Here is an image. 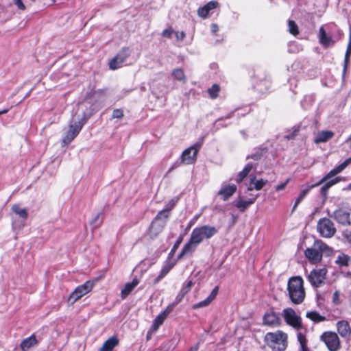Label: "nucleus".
<instances>
[{
    "mask_svg": "<svg viewBox=\"0 0 351 351\" xmlns=\"http://www.w3.org/2000/svg\"><path fill=\"white\" fill-rule=\"evenodd\" d=\"M350 164L351 157L348 158L339 165L330 171L319 182L311 186L308 185L305 189L302 190L298 197L295 199L293 207V211L297 208V206L303 200L304 197L308 193L311 189L322 184H324V185L320 189V194L323 198V201L325 202L327 199V194L329 189L334 184L342 180V178L340 177H336L335 178H332L338 173H341Z\"/></svg>",
    "mask_w": 351,
    "mask_h": 351,
    "instance_id": "1",
    "label": "nucleus"
},
{
    "mask_svg": "<svg viewBox=\"0 0 351 351\" xmlns=\"http://www.w3.org/2000/svg\"><path fill=\"white\" fill-rule=\"evenodd\" d=\"M333 250L326 243L320 239H317L311 247L304 251V256L311 264L319 263L322 261L324 255L330 256L332 254Z\"/></svg>",
    "mask_w": 351,
    "mask_h": 351,
    "instance_id": "2",
    "label": "nucleus"
},
{
    "mask_svg": "<svg viewBox=\"0 0 351 351\" xmlns=\"http://www.w3.org/2000/svg\"><path fill=\"white\" fill-rule=\"evenodd\" d=\"M287 290L291 301L295 304H301L305 298L304 281L300 276H293L289 278Z\"/></svg>",
    "mask_w": 351,
    "mask_h": 351,
    "instance_id": "3",
    "label": "nucleus"
},
{
    "mask_svg": "<svg viewBox=\"0 0 351 351\" xmlns=\"http://www.w3.org/2000/svg\"><path fill=\"white\" fill-rule=\"evenodd\" d=\"M287 335L280 330L266 334L265 340L275 351H283L287 348Z\"/></svg>",
    "mask_w": 351,
    "mask_h": 351,
    "instance_id": "4",
    "label": "nucleus"
},
{
    "mask_svg": "<svg viewBox=\"0 0 351 351\" xmlns=\"http://www.w3.org/2000/svg\"><path fill=\"white\" fill-rule=\"evenodd\" d=\"M217 229L214 226H202L195 228L193 230L191 237L198 244L201 243L204 239H209L217 233Z\"/></svg>",
    "mask_w": 351,
    "mask_h": 351,
    "instance_id": "5",
    "label": "nucleus"
},
{
    "mask_svg": "<svg viewBox=\"0 0 351 351\" xmlns=\"http://www.w3.org/2000/svg\"><path fill=\"white\" fill-rule=\"evenodd\" d=\"M316 228L319 235L324 238H332L337 232L335 223L327 217L319 219Z\"/></svg>",
    "mask_w": 351,
    "mask_h": 351,
    "instance_id": "6",
    "label": "nucleus"
},
{
    "mask_svg": "<svg viewBox=\"0 0 351 351\" xmlns=\"http://www.w3.org/2000/svg\"><path fill=\"white\" fill-rule=\"evenodd\" d=\"M282 315L285 322L297 330L303 328L302 318L297 315L292 308H287L282 311Z\"/></svg>",
    "mask_w": 351,
    "mask_h": 351,
    "instance_id": "7",
    "label": "nucleus"
},
{
    "mask_svg": "<svg viewBox=\"0 0 351 351\" xmlns=\"http://www.w3.org/2000/svg\"><path fill=\"white\" fill-rule=\"evenodd\" d=\"M93 286H94L93 282L90 281V280H88L83 285L78 286L69 295V298H68V302H70L71 304H73L75 302H77L82 297H83L88 293L90 292Z\"/></svg>",
    "mask_w": 351,
    "mask_h": 351,
    "instance_id": "8",
    "label": "nucleus"
},
{
    "mask_svg": "<svg viewBox=\"0 0 351 351\" xmlns=\"http://www.w3.org/2000/svg\"><path fill=\"white\" fill-rule=\"evenodd\" d=\"M326 275V268L314 269L308 275L307 279L313 287L317 288L325 283Z\"/></svg>",
    "mask_w": 351,
    "mask_h": 351,
    "instance_id": "9",
    "label": "nucleus"
},
{
    "mask_svg": "<svg viewBox=\"0 0 351 351\" xmlns=\"http://www.w3.org/2000/svg\"><path fill=\"white\" fill-rule=\"evenodd\" d=\"M130 56V50L128 47H123L119 53L110 61L109 68L116 70L120 68L125 60Z\"/></svg>",
    "mask_w": 351,
    "mask_h": 351,
    "instance_id": "10",
    "label": "nucleus"
},
{
    "mask_svg": "<svg viewBox=\"0 0 351 351\" xmlns=\"http://www.w3.org/2000/svg\"><path fill=\"white\" fill-rule=\"evenodd\" d=\"M321 338L330 351H337L339 349L340 341L335 332H325Z\"/></svg>",
    "mask_w": 351,
    "mask_h": 351,
    "instance_id": "11",
    "label": "nucleus"
},
{
    "mask_svg": "<svg viewBox=\"0 0 351 351\" xmlns=\"http://www.w3.org/2000/svg\"><path fill=\"white\" fill-rule=\"evenodd\" d=\"M84 124V123L82 121L76 122L74 124H71L63 138V143L64 144L70 143L78 135Z\"/></svg>",
    "mask_w": 351,
    "mask_h": 351,
    "instance_id": "12",
    "label": "nucleus"
},
{
    "mask_svg": "<svg viewBox=\"0 0 351 351\" xmlns=\"http://www.w3.org/2000/svg\"><path fill=\"white\" fill-rule=\"evenodd\" d=\"M328 215L339 224L343 226H350L351 224L350 213L343 209L336 210L331 214L328 211Z\"/></svg>",
    "mask_w": 351,
    "mask_h": 351,
    "instance_id": "13",
    "label": "nucleus"
},
{
    "mask_svg": "<svg viewBox=\"0 0 351 351\" xmlns=\"http://www.w3.org/2000/svg\"><path fill=\"white\" fill-rule=\"evenodd\" d=\"M198 245L199 244L190 237L189 241L184 245L180 254L178 255V259H181L186 255L191 256Z\"/></svg>",
    "mask_w": 351,
    "mask_h": 351,
    "instance_id": "14",
    "label": "nucleus"
},
{
    "mask_svg": "<svg viewBox=\"0 0 351 351\" xmlns=\"http://www.w3.org/2000/svg\"><path fill=\"white\" fill-rule=\"evenodd\" d=\"M237 187L235 184H228L221 187L217 195H220L223 201L228 200L237 191Z\"/></svg>",
    "mask_w": 351,
    "mask_h": 351,
    "instance_id": "15",
    "label": "nucleus"
},
{
    "mask_svg": "<svg viewBox=\"0 0 351 351\" xmlns=\"http://www.w3.org/2000/svg\"><path fill=\"white\" fill-rule=\"evenodd\" d=\"M319 43L324 47L327 48L330 45L335 44V41L332 40L330 36H328L326 30L323 26H321L319 29Z\"/></svg>",
    "mask_w": 351,
    "mask_h": 351,
    "instance_id": "16",
    "label": "nucleus"
},
{
    "mask_svg": "<svg viewBox=\"0 0 351 351\" xmlns=\"http://www.w3.org/2000/svg\"><path fill=\"white\" fill-rule=\"evenodd\" d=\"M165 223H159L158 221L154 219L149 226L148 234L152 239L156 238L163 230Z\"/></svg>",
    "mask_w": 351,
    "mask_h": 351,
    "instance_id": "17",
    "label": "nucleus"
},
{
    "mask_svg": "<svg viewBox=\"0 0 351 351\" xmlns=\"http://www.w3.org/2000/svg\"><path fill=\"white\" fill-rule=\"evenodd\" d=\"M263 323L270 326H277L280 324V319L277 313L271 311L265 314L263 317Z\"/></svg>",
    "mask_w": 351,
    "mask_h": 351,
    "instance_id": "18",
    "label": "nucleus"
},
{
    "mask_svg": "<svg viewBox=\"0 0 351 351\" xmlns=\"http://www.w3.org/2000/svg\"><path fill=\"white\" fill-rule=\"evenodd\" d=\"M218 5L219 3L217 1H210L203 7L199 8L197 10V14L200 17L206 19L208 16L210 11L215 9Z\"/></svg>",
    "mask_w": 351,
    "mask_h": 351,
    "instance_id": "19",
    "label": "nucleus"
},
{
    "mask_svg": "<svg viewBox=\"0 0 351 351\" xmlns=\"http://www.w3.org/2000/svg\"><path fill=\"white\" fill-rule=\"evenodd\" d=\"M337 331L342 337H350L351 335V327L348 321H339L337 324Z\"/></svg>",
    "mask_w": 351,
    "mask_h": 351,
    "instance_id": "20",
    "label": "nucleus"
},
{
    "mask_svg": "<svg viewBox=\"0 0 351 351\" xmlns=\"http://www.w3.org/2000/svg\"><path fill=\"white\" fill-rule=\"evenodd\" d=\"M334 136V132L330 130H322L318 132L316 134L314 143L319 144L320 143H325L331 139Z\"/></svg>",
    "mask_w": 351,
    "mask_h": 351,
    "instance_id": "21",
    "label": "nucleus"
},
{
    "mask_svg": "<svg viewBox=\"0 0 351 351\" xmlns=\"http://www.w3.org/2000/svg\"><path fill=\"white\" fill-rule=\"evenodd\" d=\"M119 343V339L118 337L117 336H112L103 343L99 351H112Z\"/></svg>",
    "mask_w": 351,
    "mask_h": 351,
    "instance_id": "22",
    "label": "nucleus"
},
{
    "mask_svg": "<svg viewBox=\"0 0 351 351\" xmlns=\"http://www.w3.org/2000/svg\"><path fill=\"white\" fill-rule=\"evenodd\" d=\"M139 280L135 277L131 282L126 283L121 289V295L123 299L125 298L133 289L138 285Z\"/></svg>",
    "mask_w": 351,
    "mask_h": 351,
    "instance_id": "23",
    "label": "nucleus"
},
{
    "mask_svg": "<svg viewBox=\"0 0 351 351\" xmlns=\"http://www.w3.org/2000/svg\"><path fill=\"white\" fill-rule=\"evenodd\" d=\"M38 344V341L34 335L23 339L21 343L20 347L23 351H27L30 348Z\"/></svg>",
    "mask_w": 351,
    "mask_h": 351,
    "instance_id": "24",
    "label": "nucleus"
},
{
    "mask_svg": "<svg viewBox=\"0 0 351 351\" xmlns=\"http://www.w3.org/2000/svg\"><path fill=\"white\" fill-rule=\"evenodd\" d=\"M176 263L174 262H167L161 269L159 275L154 280V283L155 285L158 283L171 271V269L174 267Z\"/></svg>",
    "mask_w": 351,
    "mask_h": 351,
    "instance_id": "25",
    "label": "nucleus"
},
{
    "mask_svg": "<svg viewBox=\"0 0 351 351\" xmlns=\"http://www.w3.org/2000/svg\"><path fill=\"white\" fill-rule=\"evenodd\" d=\"M351 262V257L346 254H341L337 256V260L335 261L336 264H337L340 267H348Z\"/></svg>",
    "mask_w": 351,
    "mask_h": 351,
    "instance_id": "26",
    "label": "nucleus"
},
{
    "mask_svg": "<svg viewBox=\"0 0 351 351\" xmlns=\"http://www.w3.org/2000/svg\"><path fill=\"white\" fill-rule=\"evenodd\" d=\"M256 197H254L252 199H250L249 200H243V199H239V201H237V202L235 204V206L237 208H238L240 211L241 212H243L245 210V209L251 204H252L255 200H256Z\"/></svg>",
    "mask_w": 351,
    "mask_h": 351,
    "instance_id": "27",
    "label": "nucleus"
},
{
    "mask_svg": "<svg viewBox=\"0 0 351 351\" xmlns=\"http://www.w3.org/2000/svg\"><path fill=\"white\" fill-rule=\"evenodd\" d=\"M267 180L264 181L263 179H261L259 180H256L255 178H251L250 180V185L248 187L249 191H252L254 189L256 190H261L266 184Z\"/></svg>",
    "mask_w": 351,
    "mask_h": 351,
    "instance_id": "28",
    "label": "nucleus"
},
{
    "mask_svg": "<svg viewBox=\"0 0 351 351\" xmlns=\"http://www.w3.org/2000/svg\"><path fill=\"white\" fill-rule=\"evenodd\" d=\"M172 76L178 81L182 82L183 84L186 83V77L184 74L183 69H175L172 73Z\"/></svg>",
    "mask_w": 351,
    "mask_h": 351,
    "instance_id": "29",
    "label": "nucleus"
},
{
    "mask_svg": "<svg viewBox=\"0 0 351 351\" xmlns=\"http://www.w3.org/2000/svg\"><path fill=\"white\" fill-rule=\"evenodd\" d=\"M306 317L316 323L324 322L326 320V317L324 316L321 315L317 311L307 312Z\"/></svg>",
    "mask_w": 351,
    "mask_h": 351,
    "instance_id": "30",
    "label": "nucleus"
},
{
    "mask_svg": "<svg viewBox=\"0 0 351 351\" xmlns=\"http://www.w3.org/2000/svg\"><path fill=\"white\" fill-rule=\"evenodd\" d=\"M252 164H247L242 171H241L236 178V182L238 183L241 182L245 178L247 177L248 173L250 172V171L252 169Z\"/></svg>",
    "mask_w": 351,
    "mask_h": 351,
    "instance_id": "31",
    "label": "nucleus"
},
{
    "mask_svg": "<svg viewBox=\"0 0 351 351\" xmlns=\"http://www.w3.org/2000/svg\"><path fill=\"white\" fill-rule=\"evenodd\" d=\"M298 340L300 345V348L299 351H310L307 346V339L304 334L298 332Z\"/></svg>",
    "mask_w": 351,
    "mask_h": 351,
    "instance_id": "32",
    "label": "nucleus"
},
{
    "mask_svg": "<svg viewBox=\"0 0 351 351\" xmlns=\"http://www.w3.org/2000/svg\"><path fill=\"white\" fill-rule=\"evenodd\" d=\"M221 88L219 84H214L213 86L208 89V93L209 97L212 99H215L218 97Z\"/></svg>",
    "mask_w": 351,
    "mask_h": 351,
    "instance_id": "33",
    "label": "nucleus"
},
{
    "mask_svg": "<svg viewBox=\"0 0 351 351\" xmlns=\"http://www.w3.org/2000/svg\"><path fill=\"white\" fill-rule=\"evenodd\" d=\"M351 56V29L350 31V35H349V42L347 46V49L345 53V58H344V69H346L348 64L350 61V58Z\"/></svg>",
    "mask_w": 351,
    "mask_h": 351,
    "instance_id": "34",
    "label": "nucleus"
},
{
    "mask_svg": "<svg viewBox=\"0 0 351 351\" xmlns=\"http://www.w3.org/2000/svg\"><path fill=\"white\" fill-rule=\"evenodd\" d=\"M12 210L13 212H14L16 215H19L23 219H27L28 214L27 211L25 208H21L20 206L17 204H14L12 207Z\"/></svg>",
    "mask_w": 351,
    "mask_h": 351,
    "instance_id": "35",
    "label": "nucleus"
},
{
    "mask_svg": "<svg viewBox=\"0 0 351 351\" xmlns=\"http://www.w3.org/2000/svg\"><path fill=\"white\" fill-rule=\"evenodd\" d=\"M202 147V143L197 142L194 145H191V147L185 149L182 154H197L199 151L200 148Z\"/></svg>",
    "mask_w": 351,
    "mask_h": 351,
    "instance_id": "36",
    "label": "nucleus"
},
{
    "mask_svg": "<svg viewBox=\"0 0 351 351\" xmlns=\"http://www.w3.org/2000/svg\"><path fill=\"white\" fill-rule=\"evenodd\" d=\"M180 159V164H193L196 160V155H181Z\"/></svg>",
    "mask_w": 351,
    "mask_h": 351,
    "instance_id": "37",
    "label": "nucleus"
},
{
    "mask_svg": "<svg viewBox=\"0 0 351 351\" xmlns=\"http://www.w3.org/2000/svg\"><path fill=\"white\" fill-rule=\"evenodd\" d=\"M193 285V282L192 280H189L186 285L182 288L179 293V295L177 297V299H178V302H180L181 300L184 298V296L190 291L191 287Z\"/></svg>",
    "mask_w": 351,
    "mask_h": 351,
    "instance_id": "38",
    "label": "nucleus"
},
{
    "mask_svg": "<svg viewBox=\"0 0 351 351\" xmlns=\"http://www.w3.org/2000/svg\"><path fill=\"white\" fill-rule=\"evenodd\" d=\"M289 25V32L293 36H297L299 34V29L296 23L293 20H289L288 21Z\"/></svg>",
    "mask_w": 351,
    "mask_h": 351,
    "instance_id": "39",
    "label": "nucleus"
},
{
    "mask_svg": "<svg viewBox=\"0 0 351 351\" xmlns=\"http://www.w3.org/2000/svg\"><path fill=\"white\" fill-rule=\"evenodd\" d=\"M166 317L165 316V313H160L154 319L153 323V328L154 330H156L158 327L162 324Z\"/></svg>",
    "mask_w": 351,
    "mask_h": 351,
    "instance_id": "40",
    "label": "nucleus"
},
{
    "mask_svg": "<svg viewBox=\"0 0 351 351\" xmlns=\"http://www.w3.org/2000/svg\"><path fill=\"white\" fill-rule=\"evenodd\" d=\"M170 215V213L168 212L167 209L164 208L160 210L157 215L155 217L154 219L159 221L160 219H167Z\"/></svg>",
    "mask_w": 351,
    "mask_h": 351,
    "instance_id": "41",
    "label": "nucleus"
},
{
    "mask_svg": "<svg viewBox=\"0 0 351 351\" xmlns=\"http://www.w3.org/2000/svg\"><path fill=\"white\" fill-rule=\"evenodd\" d=\"M300 126L293 127L292 129V131L291 132H289L288 134H287L285 137L288 140L294 139L295 138V136H298V134L300 132Z\"/></svg>",
    "mask_w": 351,
    "mask_h": 351,
    "instance_id": "42",
    "label": "nucleus"
},
{
    "mask_svg": "<svg viewBox=\"0 0 351 351\" xmlns=\"http://www.w3.org/2000/svg\"><path fill=\"white\" fill-rule=\"evenodd\" d=\"M101 215V213H98L91 221L90 225L93 226L95 228L99 227L103 223V219H100Z\"/></svg>",
    "mask_w": 351,
    "mask_h": 351,
    "instance_id": "43",
    "label": "nucleus"
},
{
    "mask_svg": "<svg viewBox=\"0 0 351 351\" xmlns=\"http://www.w3.org/2000/svg\"><path fill=\"white\" fill-rule=\"evenodd\" d=\"M211 300L208 297L206 299H205L203 301H201L198 302L197 304H195L193 306V308H198L202 307H205L209 305L211 303Z\"/></svg>",
    "mask_w": 351,
    "mask_h": 351,
    "instance_id": "44",
    "label": "nucleus"
},
{
    "mask_svg": "<svg viewBox=\"0 0 351 351\" xmlns=\"http://www.w3.org/2000/svg\"><path fill=\"white\" fill-rule=\"evenodd\" d=\"M124 114L122 109L117 108L114 109L112 112V117L113 119H121L123 117Z\"/></svg>",
    "mask_w": 351,
    "mask_h": 351,
    "instance_id": "45",
    "label": "nucleus"
},
{
    "mask_svg": "<svg viewBox=\"0 0 351 351\" xmlns=\"http://www.w3.org/2000/svg\"><path fill=\"white\" fill-rule=\"evenodd\" d=\"M182 242V237L180 236L178 239L177 241H176V243H174L171 250V252L169 254V257L170 256H172L173 254L175 253V252L177 250V249L179 247L180 245L181 244V243Z\"/></svg>",
    "mask_w": 351,
    "mask_h": 351,
    "instance_id": "46",
    "label": "nucleus"
},
{
    "mask_svg": "<svg viewBox=\"0 0 351 351\" xmlns=\"http://www.w3.org/2000/svg\"><path fill=\"white\" fill-rule=\"evenodd\" d=\"M342 236L343 237V240L351 245V230H346L343 231Z\"/></svg>",
    "mask_w": 351,
    "mask_h": 351,
    "instance_id": "47",
    "label": "nucleus"
},
{
    "mask_svg": "<svg viewBox=\"0 0 351 351\" xmlns=\"http://www.w3.org/2000/svg\"><path fill=\"white\" fill-rule=\"evenodd\" d=\"M175 32L171 27H169L162 32V36L165 38H171L173 33Z\"/></svg>",
    "mask_w": 351,
    "mask_h": 351,
    "instance_id": "48",
    "label": "nucleus"
},
{
    "mask_svg": "<svg viewBox=\"0 0 351 351\" xmlns=\"http://www.w3.org/2000/svg\"><path fill=\"white\" fill-rule=\"evenodd\" d=\"M178 299H177V301L173 303L172 304L169 305L165 311H163L161 313H165V316L167 317V315L172 311L173 307L175 305H176L178 303Z\"/></svg>",
    "mask_w": 351,
    "mask_h": 351,
    "instance_id": "49",
    "label": "nucleus"
},
{
    "mask_svg": "<svg viewBox=\"0 0 351 351\" xmlns=\"http://www.w3.org/2000/svg\"><path fill=\"white\" fill-rule=\"evenodd\" d=\"M16 5V6L18 8V9L21 10H25L26 9L25 5L23 3L22 0H12Z\"/></svg>",
    "mask_w": 351,
    "mask_h": 351,
    "instance_id": "50",
    "label": "nucleus"
},
{
    "mask_svg": "<svg viewBox=\"0 0 351 351\" xmlns=\"http://www.w3.org/2000/svg\"><path fill=\"white\" fill-rule=\"evenodd\" d=\"M339 295L340 293L339 291H336L333 293L332 302L336 305L340 304Z\"/></svg>",
    "mask_w": 351,
    "mask_h": 351,
    "instance_id": "51",
    "label": "nucleus"
},
{
    "mask_svg": "<svg viewBox=\"0 0 351 351\" xmlns=\"http://www.w3.org/2000/svg\"><path fill=\"white\" fill-rule=\"evenodd\" d=\"M176 201L174 199H171L169 203L167 204L165 209L168 210V212L170 213L171 210L174 208L176 206Z\"/></svg>",
    "mask_w": 351,
    "mask_h": 351,
    "instance_id": "52",
    "label": "nucleus"
},
{
    "mask_svg": "<svg viewBox=\"0 0 351 351\" xmlns=\"http://www.w3.org/2000/svg\"><path fill=\"white\" fill-rule=\"evenodd\" d=\"M219 287L218 286H216L213 291H211L210 294L209 295L208 298L213 301L217 296L218 293Z\"/></svg>",
    "mask_w": 351,
    "mask_h": 351,
    "instance_id": "53",
    "label": "nucleus"
},
{
    "mask_svg": "<svg viewBox=\"0 0 351 351\" xmlns=\"http://www.w3.org/2000/svg\"><path fill=\"white\" fill-rule=\"evenodd\" d=\"M174 34L176 35L177 40H183L186 36V34L184 32H175Z\"/></svg>",
    "mask_w": 351,
    "mask_h": 351,
    "instance_id": "54",
    "label": "nucleus"
},
{
    "mask_svg": "<svg viewBox=\"0 0 351 351\" xmlns=\"http://www.w3.org/2000/svg\"><path fill=\"white\" fill-rule=\"evenodd\" d=\"M288 182H289V179H287L285 182H283V183H282V184H280L279 185H277L276 186V190L278 191L282 190L286 186V185L287 184Z\"/></svg>",
    "mask_w": 351,
    "mask_h": 351,
    "instance_id": "55",
    "label": "nucleus"
},
{
    "mask_svg": "<svg viewBox=\"0 0 351 351\" xmlns=\"http://www.w3.org/2000/svg\"><path fill=\"white\" fill-rule=\"evenodd\" d=\"M260 149L261 154H266L269 152L267 147H260Z\"/></svg>",
    "mask_w": 351,
    "mask_h": 351,
    "instance_id": "56",
    "label": "nucleus"
},
{
    "mask_svg": "<svg viewBox=\"0 0 351 351\" xmlns=\"http://www.w3.org/2000/svg\"><path fill=\"white\" fill-rule=\"evenodd\" d=\"M198 346L191 348L188 351H197Z\"/></svg>",
    "mask_w": 351,
    "mask_h": 351,
    "instance_id": "57",
    "label": "nucleus"
},
{
    "mask_svg": "<svg viewBox=\"0 0 351 351\" xmlns=\"http://www.w3.org/2000/svg\"><path fill=\"white\" fill-rule=\"evenodd\" d=\"M8 110H9V109H8V108L0 110V115L6 114L8 112Z\"/></svg>",
    "mask_w": 351,
    "mask_h": 351,
    "instance_id": "58",
    "label": "nucleus"
},
{
    "mask_svg": "<svg viewBox=\"0 0 351 351\" xmlns=\"http://www.w3.org/2000/svg\"><path fill=\"white\" fill-rule=\"evenodd\" d=\"M347 141H348V143H350V145H351V134H350V136L348 137V138Z\"/></svg>",
    "mask_w": 351,
    "mask_h": 351,
    "instance_id": "59",
    "label": "nucleus"
},
{
    "mask_svg": "<svg viewBox=\"0 0 351 351\" xmlns=\"http://www.w3.org/2000/svg\"><path fill=\"white\" fill-rule=\"evenodd\" d=\"M258 155L254 154V156H252V158L253 159L257 160L258 159Z\"/></svg>",
    "mask_w": 351,
    "mask_h": 351,
    "instance_id": "60",
    "label": "nucleus"
},
{
    "mask_svg": "<svg viewBox=\"0 0 351 351\" xmlns=\"http://www.w3.org/2000/svg\"><path fill=\"white\" fill-rule=\"evenodd\" d=\"M213 27H215V28H217V25H213Z\"/></svg>",
    "mask_w": 351,
    "mask_h": 351,
    "instance_id": "61",
    "label": "nucleus"
}]
</instances>
